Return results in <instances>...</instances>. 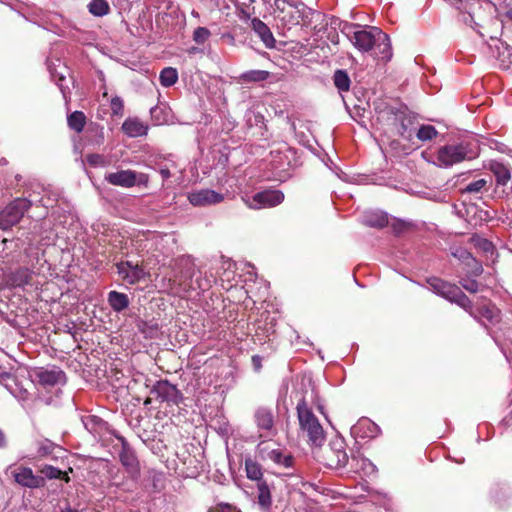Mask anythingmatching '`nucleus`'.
Here are the masks:
<instances>
[{"mask_svg":"<svg viewBox=\"0 0 512 512\" xmlns=\"http://www.w3.org/2000/svg\"><path fill=\"white\" fill-rule=\"evenodd\" d=\"M32 279V272L24 267H20L4 275L5 283L9 287H22L30 284Z\"/></svg>","mask_w":512,"mask_h":512,"instance_id":"f8f14e48","label":"nucleus"},{"mask_svg":"<svg viewBox=\"0 0 512 512\" xmlns=\"http://www.w3.org/2000/svg\"><path fill=\"white\" fill-rule=\"evenodd\" d=\"M105 179L112 185L128 187V171H118L115 173H109Z\"/></svg>","mask_w":512,"mask_h":512,"instance_id":"72a5a7b5","label":"nucleus"},{"mask_svg":"<svg viewBox=\"0 0 512 512\" xmlns=\"http://www.w3.org/2000/svg\"><path fill=\"white\" fill-rule=\"evenodd\" d=\"M348 36L352 44L360 52L370 51L377 43L378 39H387V34L378 27L370 26L366 28H359L352 32H348Z\"/></svg>","mask_w":512,"mask_h":512,"instance_id":"423d86ee","label":"nucleus"},{"mask_svg":"<svg viewBox=\"0 0 512 512\" xmlns=\"http://www.w3.org/2000/svg\"><path fill=\"white\" fill-rule=\"evenodd\" d=\"M108 302L115 311H122L128 306V298L126 294L116 291L109 292Z\"/></svg>","mask_w":512,"mask_h":512,"instance_id":"a878e982","label":"nucleus"},{"mask_svg":"<svg viewBox=\"0 0 512 512\" xmlns=\"http://www.w3.org/2000/svg\"><path fill=\"white\" fill-rule=\"evenodd\" d=\"M148 182V176L144 173H136L135 171L130 170V187L138 185V186H146Z\"/></svg>","mask_w":512,"mask_h":512,"instance_id":"4c0bfd02","label":"nucleus"},{"mask_svg":"<svg viewBox=\"0 0 512 512\" xmlns=\"http://www.w3.org/2000/svg\"><path fill=\"white\" fill-rule=\"evenodd\" d=\"M437 134V130L432 125H421L416 131V136L420 141L432 140Z\"/></svg>","mask_w":512,"mask_h":512,"instance_id":"c9c22d12","label":"nucleus"},{"mask_svg":"<svg viewBox=\"0 0 512 512\" xmlns=\"http://www.w3.org/2000/svg\"><path fill=\"white\" fill-rule=\"evenodd\" d=\"M160 174L163 179H168L171 176L169 169H161Z\"/></svg>","mask_w":512,"mask_h":512,"instance_id":"3c124183","label":"nucleus"},{"mask_svg":"<svg viewBox=\"0 0 512 512\" xmlns=\"http://www.w3.org/2000/svg\"><path fill=\"white\" fill-rule=\"evenodd\" d=\"M245 470H246L247 477L249 479L258 481V483L260 482L263 473H262L261 466L257 462H255L251 459H247L245 461Z\"/></svg>","mask_w":512,"mask_h":512,"instance_id":"2f4dec72","label":"nucleus"},{"mask_svg":"<svg viewBox=\"0 0 512 512\" xmlns=\"http://www.w3.org/2000/svg\"><path fill=\"white\" fill-rule=\"evenodd\" d=\"M210 35V31L206 27H198L193 32V40L197 44H204Z\"/></svg>","mask_w":512,"mask_h":512,"instance_id":"e433bc0d","label":"nucleus"},{"mask_svg":"<svg viewBox=\"0 0 512 512\" xmlns=\"http://www.w3.org/2000/svg\"><path fill=\"white\" fill-rule=\"evenodd\" d=\"M291 14L290 13H286V17L287 18H290Z\"/></svg>","mask_w":512,"mask_h":512,"instance_id":"680f3d73","label":"nucleus"},{"mask_svg":"<svg viewBox=\"0 0 512 512\" xmlns=\"http://www.w3.org/2000/svg\"><path fill=\"white\" fill-rule=\"evenodd\" d=\"M65 376L64 372L60 369H39L36 372L38 382L42 386H55Z\"/></svg>","mask_w":512,"mask_h":512,"instance_id":"2eb2a0df","label":"nucleus"},{"mask_svg":"<svg viewBox=\"0 0 512 512\" xmlns=\"http://www.w3.org/2000/svg\"><path fill=\"white\" fill-rule=\"evenodd\" d=\"M362 223L369 227L383 228L388 224L387 214L382 211H366Z\"/></svg>","mask_w":512,"mask_h":512,"instance_id":"f3484780","label":"nucleus"},{"mask_svg":"<svg viewBox=\"0 0 512 512\" xmlns=\"http://www.w3.org/2000/svg\"><path fill=\"white\" fill-rule=\"evenodd\" d=\"M14 481L22 487L34 489L42 488L45 486V478L35 475L30 467L19 466L12 472Z\"/></svg>","mask_w":512,"mask_h":512,"instance_id":"6e6552de","label":"nucleus"},{"mask_svg":"<svg viewBox=\"0 0 512 512\" xmlns=\"http://www.w3.org/2000/svg\"><path fill=\"white\" fill-rule=\"evenodd\" d=\"M463 288L468 292L475 293L478 291V282L475 280H463L461 282Z\"/></svg>","mask_w":512,"mask_h":512,"instance_id":"37998d69","label":"nucleus"},{"mask_svg":"<svg viewBox=\"0 0 512 512\" xmlns=\"http://www.w3.org/2000/svg\"><path fill=\"white\" fill-rule=\"evenodd\" d=\"M40 472H41V474L44 475V478L60 479L66 483H68L70 481V477L67 472L61 471L60 469L53 467L51 465H44L40 469Z\"/></svg>","mask_w":512,"mask_h":512,"instance_id":"bb28decb","label":"nucleus"},{"mask_svg":"<svg viewBox=\"0 0 512 512\" xmlns=\"http://www.w3.org/2000/svg\"><path fill=\"white\" fill-rule=\"evenodd\" d=\"M159 80L162 86H173L178 80V72L175 68L166 67L160 72Z\"/></svg>","mask_w":512,"mask_h":512,"instance_id":"c85d7f7f","label":"nucleus"},{"mask_svg":"<svg viewBox=\"0 0 512 512\" xmlns=\"http://www.w3.org/2000/svg\"><path fill=\"white\" fill-rule=\"evenodd\" d=\"M86 161L91 166H99V165H103L104 164V158H103V156H101L99 154H88V155H86Z\"/></svg>","mask_w":512,"mask_h":512,"instance_id":"79ce46f5","label":"nucleus"},{"mask_svg":"<svg viewBox=\"0 0 512 512\" xmlns=\"http://www.w3.org/2000/svg\"><path fill=\"white\" fill-rule=\"evenodd\" d=\"M129 465H130V470L132 469L133 467V458L132 456L130 455V462H129Z\"/></svg>","mask_w":512,"mask_h":512,"instance_id":"bf43d9fd","label":"nucleus"},{"mask_svg":"<svg viewBox=\"0 0 512 512\" xmlns=\"http://www.w3.org/2000/svg\"><path fill=\"white\" fill-rule=\"evenodd\" d=\"M374 47L378 50V53L381 55V58L385 61H388L392 57V49L389 36L387 35V39H378L377 43Z\"/></svg>","mask_w":512,"mask_h":512,"instance_id":"f704fd0d","label":"nucleus"},{"mask_svg":"<svg viewBox=\"0 0 512 512\" xmlns=\"http://www.w3.org/2000/svg\"><path fill=\"white\" fill-rule=\"evenodd\" d=\"M8 447V439L5 432L0 429V450L6 449Z\"/></svg>","mask_w":512,"mask_h":512,"instance_id":"de8ad7c7","label":"nucleus"},{"mask_svg":"<svg viewBox=\"0 0 512 512\" xmlns=\"http://www.w3.org/2000/svg\"><path fill=\"white\" fill-rule=\"evenodd\" d=\"M476 272L477 273H481L482 272V267L480 265H477Z\"/></svg>","mask_w":512,"mask_h":512,"instance_id":"13d9d810","label":"nucleus"},{"mask_svg":"<svg viewBox=\"0 0 512 512\" xmlns=\"http://www.w3.org/2000/svg\"><path fill=\"white\" fill-rule=\"evenodd\" d=\"M351 467L356 472L365 476H370L376 472V466L367 458L360 455H354L351 458Z\"/></svg>","mask_w":512,"mask_h":512,"instance_id":"6ab92c4d","label":"nucleus"},{"mask_svg":"<svg viewBox=\"0 0 512 512\" xmlns=\"http://www.w3.org/2000/svg\"><path fill=\"white\" fill-rule=\"evenodd\" d=\"M109 379L116 393L123 397L128 394V386L124 384L125 375L121 370H118L116 367L111 368Z\"/></svg>","mask_w":512,"mask_h":512,"instance_id":"412c9836","label":"nucleus"},{"mask_svg":"<svg viewBox=\"0 0 512 512\" xmlns=\"http://www.w3.org/2000/svg\"><path fill=\"white\" fill-rule=\"evenodd\" d=\"M465 12L462 14V21L470 27L479 26L476 19H480L481 7L478 2L470 0L461 4Z\"/></svg>","mask_w":512,"mask_h":512,"instance_id":"4468645a","label":"nucleus"},{"mask_svg":"<svg viewBox=\"0 0 512 512\" xmlns=\"http://www.w3.org/2000/svg\"><path fill=\"white\" fill-rule=\"evenodd\" d=\"M395 120L399 123L397 127L399 134L403 138L410 140L413 136V118L404 112H398L395 114Z\"/></svg>","mask_w":512,"mask_h":512,"instance_id":"a211bd4d","label":"nucleus"},{"mask_svg":"<svg viewBox=\"0 0 512 512\" xmlns=\"http://www.w3.org/2000/svg\"><path fill=\"white\" fill-rule=\"evenodd\" d=\"M121 129H122V131H123L124 133H127V134H128V130H129V127H128V119H127V120H125V121L123 122Z\"/></svg>","mask_w":512,"mask_h":512,"instance_id":"603ef678","label":"nucleus"},{"mask_svg":"<svg viewBox=\"0 0 512 512\" xmlns=\"http://www.w3.org/2000/svg\"><path fill=\"white\" fill-rule=\"evenodd\" d=\"M489 170L496 177V182L498 185H506L511 178L510 169L501 162L492 161L489 164Z\"/></svg>","mask_w":512,"mask_h":512,"instance_id":"aec40b11","label":"nucleus"},{"mask_svg":"<svg viewBox=\"0 0 512 512\" xmlns=\"http://www.w3.org/2000/svg\"><path fill=\"white\" fill-rule=\"evenodd\" d=\"M427 283L435 294L440 295L450 302L458 304L474 318H484L490 323H494L499 320V310L491 304L481 306L478 309V314H475L472 310L471 301L456 285H452L439 278H429Z\"/></svg>","mask_w":512,"mask_h":512,"instance_id":"f257e3e1","label":"nucleus"},{"mask_svg":"<svg viewBox=\"0 0 512 512\" xmlns=\"http://www.w3.org/2000/svg\"><path fill=\"white\" fill-rule=\"evenodd\" d=\"M61 512H80V511L73 509L71 507H68V508L63 509Z\"/></svg>","mask_w":512,"mask_h":512,"instance_id":"864d4df0","label":"nucleus"},{"mask_svg":"<svg viewBox=\"0 0 512 512\" xmlns=\"http://www.w3.org/2000/svg\"><path fill=\"white\" fill-rule=\"evenodd\" d=\"M255 422L260 430L272 431L274 427V415L270 408L259 407L255 412Z\"/></svg>","mask_w":512,"mask_h":512,"instance_id":"dca6fc26","label":"nucleus"},{"mask_svg":"<svg viewBox=\"0 0 512 512\" xmlns=\"http://www.w3.org/2000/svg\"><path fill=\"white\" fill-rule=\"evenodd\" d=\"M32 203L26 198H16L0 211V229L9 230L20 222Z\"/></svg>","mask_w":512,"mask_h":512,"instance_id":"20e7f679","label":"nucleus"},{"mask_svg":"<svg viewBox=\"0 0 512 512\" xmlns=\"http://www.w3.org/2000/svg\"><path fill=\"white\" fill-rule=\"evenodd\" d=\"M476 245L482 249L484 252H493V244L492 242L486 240V239H477Z\"/></svg>","mask_w":512,"mask_h":512,"instance_id":"a18cd8bd","label":"nucleus"},{"mask_svg":"<svg viewBox=\"0 0 512 512\" xmlns=\"http://www.w3.org/2000/svg\"><path fill=\"white\" fill-rule=\"evenodd\" d=\"M117 273L125 280L128 278V262L120 261L116 264Z\"/></svg>","mask_w":512,"mask_h":512,"instance_id":"c03bdc74","label":"nucleus"},{"mask_svg":"<svg viewBox=\"0 0 512 512\" xmlns=\"http://www.w3.org/2000/svg\"><path fill=\"white\" fill-rule=\"evenodd\" d=\"M274 15L284 27L299 23V12L286 0H274Z\"/></svg>","mask_w":512,"mask_h":512,"instance_id":"1a4fd4ad","label":"nucleus"},{"mask_svg":"<svg viewBox=\"0 0 512 512\" xmlns=\"http://www.w3.org/2000/svg\"><path fill=\"white\" fill-rule=\"evenodd\" d=\"M452 254L454 257L458 258L463 262H467L469 264V262L472 261L477 264L472 254L464 248H457Z\"/></svg>","mask_w":512,"mask_h":512,"instance_id":"ea45409f","label":"nucleus"},{"mask_svg":"<svg viewBox=\"0 0 512 512\" xmlns=\"http://www.w3.org/2000/svg\"><path fill=\"white\" fill-rule=\"evenodd\" d=\"M157 111H158V108H157V107H153V108H151V109H150V112H151L152 117H154V116H155V113H156Z\"/></svg>","mask_w":512,"mask_h":512,"instance_id":"6e6d98bb","label":"nucleus"},{"mask_svg":"<svg viewBox=\"0 0 512 512\" xmlns=\"http://www.w3.org/2000/svg\"><path fill=\"white\" fill-rule=\"evenodd\" d=\"M297 416L300 430L306 435L308 442L316 448L321 447L325 441L324 429L304 398L297 404Z\"/></svg>","mask_w":512,"mask_h":512,"instance_id":"f03ea898","label":"nucleus"},{"mask_svg":"<svg viewBox=\"0 0 512 512\" xmlns=\"http://www.w3.org/2000/svg\"><path fill=\"white\" fill-rule=\"evenodd\" d=\"M474 156L469 155L467 145L450 144L440 147L436 153V159L432 162L438 167L448 168Z\"/></svg>","mask_w":512,"mask_h":512,"instance_id":"7ed1b4c3","label":"nucleus"},{"mask_svg":"<svg viewBox=\"0 0 512 512\" xmlns=\"http://www.w3.org/2000/svg\"><path fill=\"white\" fill-rule=\"evenodd\" d=\"M318 459L327 467L339 469L348 463L345 442L341 438L332 440L318 455Z\"/></svg>","mask_w":512,"mask_h":512,"instance_id":"39448f33","label":"nucleus"},{"mask_svg":"<svg viewBox=\"0 0 512 512\" xmlns=\"http://www.w3.org/2000/svg\"><path fill=\"white\" fill-rule=\"evenodd\" d=\"M212 512H240V511L238 509H236L235 507L231 506V505L222 504V505H219Z\"/></svg>","mask_w":512,"mask_h":512,"instance_id":"49530a36","label":"nucleus"},{"mask_svg":"<svg viewBox=\"0 0 512 512\" xmlns=\"http://www.w3.org/2000/svg\"><path fill=\"white\" fill-rule=\"evenodd\" d=\"M225 195L212 189H200L188 194V200L193 206L204 207L223 202Z\"/></svg>","mask_w":512,"mask_h":512,"instance_id":"9d476101","label":"nucleus"},{"mask_svg":"<svg viewBox=\"0 0 512 512\" xmlns=\"http://www.w3.org/2000/svg\"><path fill=\"white\" fill-rule=\"evenodd\" d=\"M161 401L177 404L180 399V393L176 386L168 381H158L152 391Z\"/></svg>","mask_w":512,"mask_h":512,"instance_id":"9b49d317","label":"nucleus"},{"mask_svg":"<svg viewBox=\"0 0 512 512\" xmlns=\"http://www.w3.org/2000/svg\"><path fill=\"white\" fill-rule=\"evenodd\" d=\"M69 128L77 133H81L86 125V116L82 111H74L67 117Z\"/></svg>","mask_w":512,"mask_h":512,"instance_id":"b1692460","label":"nucleus"},{"mask_svg":"<svg viewBox=\"0 0 512 512\" xmlns=\"http://www.w3.org/2000/svg\"><path fill=\"white\" fill-rule=\"evenodd\" d=\"M333 81L339 91H348L350 88V78L345 70H337L334 73Z\"/></svg>","mask_w":512,"mask_h":512,"instance_id":"473e14b6","label":"nucleus"},{"mask_svg":"<svg viewBox=\"0 0 512 512\" xmlns=\"http://www.w3.org/2000/svg\"><path fill=\"white\" fill-rule=\"evenodd\" d=\"M360 425H369V426L371 425V426H374V424H373V423H371V422H370V421H368V420H363V421H361V422H360Z\"/></svg>","mask_w":512,"mask_h":512,"instance_id":"5fc2aeb1","label":"nucleus"},{"mask_svg":"<svg viewBox=\"0 0 512 512\" xmlns=\"http://www.w3.org/2000/svg\"><path fill=\"white\" fill-rule=\"evenodd\" d=\"M492 184L491 177L488 178H480L478 180H475L468 185H466L465 188L462 189V193L465 194H479L483 193L484 191H488L490 186Z\"/></svg>","mask_w":512,"mask_h":512,"instance_id":"5701e85b","label":"nucleus"},{"mask_svg":"<svg viewBox=\"0 0 512 512\" xmlns=\"http://www.w3.org/2000/svg\"><path fill=\"white\" fill-rule=\"evenodd\" d=\"M284 194L279 190H265L256 193L252 198L244 199L246 205L251 209H262L274 207L282 203Z\"/></svg>","mask_w":512,"mask_h":512,"instance_id":"0eeeda50","label":"nucleus"},{"mask_svg":"<svg viewBox=\"0 0 512 512\" xmlns=\"http://www.w3.org/2000/svg\"><path fill=\"white\" fill-rule=\"evenodd\" d=\"M258 504L266 512L272 504L270 489L265 482L258 483Z\"/></svg>","mask_w":512,"mask_h":512,"instance_id":"393cba45","label":"nucleus"},{"mask_svg":"<svg viewBox=\"0 0 512 512\" xmlns=\"http://www.w3.org/2000/svg\"><path fill=\"white\" fill-rule=\"evenodd\" d=\"M191 15L196 17V18L199 17V13L197 11H195V10H192Z\"/></svg>","mask_w":512,"mask_h":512,"instance_id":"4d7b16f0","label":"nucleus"},{"mask_svg":"<svg viewBox=\"0 0 512 512\" xmlns=\"http://www.w3.org/2000/svg\"><path fill=\"white\" fill-rule=\"evenodd\" d=\"M120 439L122 440V443H123V450H125L126 444L124 442V438H120ZM120 460H121L123 466H128V456L125 454V451H123V453H121Z\"/></svg>","mask_w":512,"mask_h":512,"instance_id":"8fccbe9b","label":"nucleus"},{"mask_svg":"<svg viewBox=\"0 0 512 512\" xmlns=\"http://www.w3.org/2000/svg\"><path fill=\"white\" fill-rule=\"evenodd\" d=\"M252 363L256 371L262 368V358L259 355L252 356Z\"/></svg>","mask_w":512,"mask_h":512,"instance_id":"09e8293b","label":"nucleus"},{"mask_svg":"<svg viewBox=\"0 0 512 512\" xmlns=\"http://www.w3.org/2000/svg\"><path fill=\"white\" fill-rule=\"evenodd\" d=\"M47 453H48V450H47L46 448H43V453H42V455L47 454Z\"/></svg>","mask_w":512,"mask_h":512,"instance_id":"052dcab7","label":"nucleus"},{"mask_svg":"<svg viewBox=\"0 0 512 512\" xmlns=\"http://www.w3.org/2000/svg\"><path fill=\"white\" fill-rule=\"evenodd\" d=\"M266 458L280 467L289 468L293 465V457L290 454H285L280 449L269 450L266 454Z\"/></svg>","mask_w":512,"mask_h":512,"instance_id":"4be33fe9","label":"nucleus"},{"mask_svg":"<svg viewBox=\"0 0 512 512\" xmlns=\"http://www.w3.org/2000/svg\"><path fill=\"white\" fill-rule=\"evenodd\" d=\"M88 11L97 17H102L108 14L110 8L108 3L105 0H92L87 5Z\"/></svg>","mask_w":512,"mask_h":512,"instance_id":"7c9ffc66","label":"nucleus"},{"mask_svg":"<svg viewBox=\"0 0 512 512\" xmlns=\"http://www.w3.org/2000/svg\"><path fill=\"white\" fill-rule=\"evenodd\" d=\"M145 275L143 269L139 268L138 265L135 267H132L130 265V283H133L135 281H139L141 278H143Z\"/></svg>","mask_w":512,"mask_h":512,"instance_id":"a19ab883","label":"nucleus"},{"mask_svg":"<svg viewBox=\"0 0 512 512\" xmlns=\"http://www.w3.org/2000/svg\"><path fill=\"white\" fill-rule=\"evenodd\" d=\"M110 108L112 115L122 116L124 113V102L119 97H114L111 99Z\"/></svg>","mask_w":512,"mask_h":512,"instance_id":"58836bf2","label":"nucleus"},{"mask_svg":"<svg viewBox=\"0 0 512 512\" xmlns=\"http://www.w3.org/2000/svg\"><path fill=\"white\" fill-rule=\"evenodd\" d=\"M270 73L265 70H250L241 74L240 79L243 82H261L269 78Z\"/></svg>","mask_w":512,"mask_h":512,"instance_id":"c756f323","label":"nucleus"},{"mask_svg":"<svg viewBox=\"0 0 512 512\" xmlns=\"http://www.w3.org/2000/svg\"><path fill=\"white\" fill-rule=\"evenodd\" d=\"M253 31L264 43L265 47L272 49L275 47L276 40L270 28L260 19L254 18L251 22Z\"/></svg>","mask_w":512,"mask_h":512,"instance_id":"ddd939ff","label":"nucleus"},{"mask_svg":"<svg viewBox=\"0 0 512 512\" xmlns=\"http://www.w3.org/2000/svg\"><path fill=\"white\" fill-rule=\"evenodd\" d=\"M149 126L139 118H130V137H142L148 133Z\"/></svg>","mask_w":512,"mask_h":512,"instance_id":"cd10ccee","label":"nucleus"}]
</instances>
